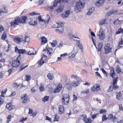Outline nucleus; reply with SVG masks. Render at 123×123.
Returning <instances> with one entry per match:
<instances>
[{"label": "nucleus", "mask_w": 123, "mask_h": 123, "mask_svg": "<svg viewBox=\"0 0 123 123\" xmlns=\"http://www.w3.org/2000/svg\"><path fill=\"white\" fill-rule=\"evenodd\" d=\"M88 0H80L76 3V5L74 7L75 11L77 12L78 11H80L81 9H82L84 6L85 2H87Z\"/></svg>", "instance_id": "f257e3e1"}, {"label": "nucleus", "mask_w": 123, "mask_h": 123, "mask_svg": "<svg viewBox=\"0 0 123 123\" xmlns=\"http://www.w3.org/2000/svg\"><path fill=\"white\" fill-rule=\"evenodd\" d=\"M21 55H20L17 58L15 61L12 62V66L13 67L17 68L20 65V61L21 60Z\"/></svg>", "instance_id": "f03ea898"}, {"label": "nucleus", "mask_w": 123, "mask_h": 123, "mask_svg": "<svg viewBox=\"0 0 123 123\" xmlns=\"http://www.w3.org/2000/svg\"><path fill=\"white\" fill-rule=\"evenodd\" d=\"M71 77L72 78L76 79L77 81L76 82H73L71 83L72 86L74 87H76L78 86L79 84V82L81 81V79L76 75H71Z\"/></svg>", "instance_id": "7ed1b4c3"}, {"label": "nucleus", "mask_w": 123, "mask_h": 123, "mask_svg": "<svg viewBox=\"0 0 123 123\" xmlns=\"http://www.w3.org/2000/svg\"><path fill=\"white\" fill-rule=\"evenodd\" d=\"M112 49V46L110 44L107 43L105 44L104 48L105 53L107 54L111 53Z\"/></svg>", "instance_id": "20e7f679"}, {"label": "nucleus", "mask_w": 123, "mask_h": 123, "mask_svg": "<svg viewBox=\"0 0 123 123\" xmlns=\"http://www.w3.org/2000/svg\"><path fill=\"white\" fill-rule=\"evenodd\" d=\"M70 97L67 94H64L63 95V98H62L63 104L65 105L68 104L69 99Z\"/></svg>", "instance_id": "39448f33"}, {"label": "nucleus", "mask_w": 123, "mask_h": 123, "mask_svg": "<svg viewBox=\"0 0 123 123\" xmlns=\"http://www.w3.org/2000/svg\"><path fill=\"white\" fill-rule=\"evenodd\" d=\"M19 22V17H16L15 18L14 20H12L10 22L11 25L12 27H15L18 25Z\"/></svg>", "instance_id": "423d86ee"}, {"label": "nucleus", "mask_w": 123, "mask_h": 123, "mask_svg": "<svg viewBox=\"0 0 123 123\" xmlns=\"http://www.w3.org/2000/svg\"><path fill=\"white\" fill-rule=\"evenodd\" d=\"M117 77H114L113 80L112 84V89L114 90H116L119 88V86L117 85V82L118 81Z\"/></svg>", "instance_id": "0eeeda50"}, {"label": "nucleus", "mask_w": 123, "mask_h": 123, "mask_svg": "<svg viewBox=\"0 0 123 123\" xmlns=\"http://www.w3.org/2000/svg\"><path fill=\"white\" fill-rule=\"evenodd\" d=\"M65 0H55L54 2V5L50 6V8L52 9L56 7L58 4H61L64 2H65Z\"/></svg>", "instance_id": "6e6552de"}, {"label": "nucleus", "mask_w": 123, "mask_h": 123, "mask_svg": "<svg viewBox=\"0 0 123 123\" xmlns=\"http://www.w3.org/2000/svg\"><path fill=\"white\" fill-rule=\"evenodd\" d=\"M98 36L99 37V38L100 40H103L104 39L105 35L102 29H101L100 30L98 34Z\"/></svg>", "instance_id": "1a4fd4ad"}, {"label": "nucleus", "mask_w": 123, "mask_h": 123, "mask_svg": "<svg viewBox=\"0 0 123 123\" xmlns=\"http://www.w3.org/2000/svg\"><path fill=\"white\" fill-rule=\"evenodd\" d=\"M70 11L67 10L65 11L61 15L62 17L64 19L66 18H68L70 14Z\"/></svg>", "instance_id": "9d476101"}, {"label": "nucleus", "mask_w": 123, "mask_h": 123, "mask_svg": "<svg viewBox=\"0 0 123 123\" xmlns=\"http://www.w3.org/2000/svg\"><path fill=\"white\" fill-rule=\"evenodd\" d=\"M27 95L26 94H23L21 95V98L22 103L25 104L27 103Z\"/></svg>", "instance_id": "9b49d317"}, {"label": "nucleus", "mask_w": 123, "mask_h": 123, "mask_svg": "<svg viewBox=\"0 0 123 123\" xmlns=\"http://www.w3.org/2000/svg\"><path fill=\"white\" fill-rule=\"evenodd\" d=\"M37 19L36 18L31 19L30 21L28 22V24L33 26H35L37 24Z\"/></svg>", "instance_id": "f8f14e48"}, {"label": "nucleus", "mask_w": 123, "mask_h": 123, "mask_svg": "<svg viewBox=\"0 0 123 123\" xmlns=\"http://www.w3.org/2000/svg\"><path fill=\"white\" fill-rule=\"evenodd\" d=\"M14 42L18 44H20L21 43H24V38H14Z\"/></svg>", "instance_id": "ddd939ff"}, {"label": "nucleus", "mask_w": 123, "mask_h": 123, "mask_svg": "<svg viewBox=\"0 0 123 123\" xmlns=\"http://www.w3.org/2000/svg\"><path fill=\"white\" fill-rule=\"evenodd\" d=\"M105 1V0H96V6H102Z\"/></svg>", "instance_id": "4468645a"}, {"label": "nucleus", "mask_w": 123, "mask_h": 123, "mask_svg": "<svg viewBox=\"0 0 123 123\" xmlns=\"http://www.w3.org/2000/svg\"><path fill=\"white\" fill-rule=\"evenodd\" d=\"M98 84H96L93 85V87H92V90L93 91L97 92L100 89V87Z\"/></svg>", "instance_id": "2eb2a0df"}, {"label": "nucleus", "mask_w": 123, "mask_h": 123, "mask_svg": "<svg viewBox=\"0 0 123 123\" xmlns=\"http://www.w3.org/2000/svg\"><path fill=\"white\" fill-rule=\"evenodd\" d=\"M27 18L25 16H22L20 18H19V23H25L26 22V20Z\"/></svg>", "instance_id": "dca6fc26"}, {"label": "nucleus", "mask_w": 123, "mask_h": 123, "mask_svg": "<svg viewBox=\"0 0 123 123\" xmlns=\"http://www.w3.org/2000/svg\"><path fill=\"white\" fill-rule=\"evenodd\" d=\"M62 85L61 84H59L56 87L54 91V93H56L59 92L61 89Z\"/></svg>", "instance_id": "f3484780"}, {"label": "nucleus", "mask_w": 123, "mask_h": 123, "mask_svg": "<svg viewBox=\"0 0 123 123\" xmlns=\"http://www.w3.org/2000/svg\"><path fill=\"white\" fill-rule=\"evenodd\" d=\"M95 10L94 7H90L87 12V14L88 15H91Z\"/></svg>", "instance_id": "a211bd4d"}, {"label": "nucleus", "mask_w": 123, "mask_h": 123, "mask_svg": "<svg viewBox=\"0 0 123 123\" xmlns=\"http://www.w3.org/2000/svg\"><path fill=\"white\" fill-rule=\"evenodd\" d=\"M63 7H64L63 6L60 5L59 6L57 9H56V12L58 13L62 12L63 9Z\"/></svg>", "instance_id": "6ab92c4d"}, {"label": "nucleus", "mask_w": 123, "mask_h": 123, "mask_svg": "<svg viewBox=\"0 0 123 123\" xmlns=\"http://www.w3.org/2000/svg\"><path fill=\"white\" fill-rule=\"evenodd\" d=\"M42 40V42L41 43V44L43 45L46 43L47 42V38L43 36L41 38Z\"/></svg>", "instance_id": "aec40b11"}, {"label": "nucleus", "mask_w": 123, "mask_h": 123, "mask_svg": "<svg viewBox=\"0 0 123 123\" xmlns=\"http://www.w3.org/2000/svg\"><path fill=\"white\" fill-rule=\"evenodd\" d=\"M47 47H46V48L44 49L43 51H47L49 53V55H50L53 51L52 48H48L47 49Z\"/></svg>", "instance_id": "412c9836"}, {"label": "nucleus", "mask_w": 123, "mask_h": 123, "mask_svg": "<svg viewBox=\"0 0 123 123\" xmlns=\"http://www.w3.org/2000/svg\"><path fill=\"white\" fill-rule=\"evenodd\" d=\"M35 51L34 49L32 47H31V50L27 54L29 55H34L35 54L34 53V52H35Z\"/></svg>", "instance_id": "4be33fe9"}, {"label": "nucleus", "mask_w": 123, "mask_h": 123, "mask_svg": "<svg viewBox=\"0 0 123 123\" xmlns=\"http://www.w3.org/2000/svg\"><path fill=\"white\" fill-rule=\"evenodd\" d=\"M43 57H42L41 59L38 62V66L39 67H40L43 64V63H45L44 62L45 61H43Z\"/></svg>", "instance_id": "5701e85b"}, {"label": "nucleus", "mask_w": 123, "mask_h": 123, "mask_svg": "<svg viewBox=\"0 0 123 123\" xmlns=\"http://www.w3.org/2000/svg\"><path fill=\"white\" fill-rule=\"evenodd\" d=\"M116 71L118 74H120L122 71L121 68L117 65L116 66Z\"/></svg>", "instance_id": "b1692460"}, {"label": "nucleus", "mask_w": 123, "mask_h": 123, "mask_svg": "<svg viewBox=\"0 0 123 123\" xmlns=\"http://www.w3.org/2000/svg\"><path fill=\"white\" fill-rule=\"evenodd\" d=\"M123 21L122 20H119L118 19H117L114 21V24L116 25H119Z\"/></svg>", "instance_id": "393cba45"}, {"label": "nucleus", "mask_w": 123, "mask_h": 123, "mask_svg": "<svg viewBox=\"0 0 123 123\" xmlns=\"http://www.w3.org/2000/svg\"><path fill=\"white\" fill-rule=\"evenodd\" d=\"M110 75L113 78L115 75V72L113 68H112L111 70Z\"/></svg>", "instance_id": "a878e982"}, {"label": "nucleus", "mask_w": 123, "mask_h": 123, "mask_svg": "<svg viewBox=\"0 0 123 123\" xmlns=\"http://www.w3.org/2000/svg\"><path fill=\"white\" fill-rule=\"evenodd\" d=\"M59 113L61 114L64 111V108L63 105H60L59 107Z\"/></svg>", "instance_id": "bb28decb"}, {"label": "nucleus", "mask_w": 123, "mask_h": 123, "mask_svg": "<svg viewBox=\"0 0 123 123\" xmlns=\"http://www.w3.org/2000/svg\"><path fill=\"white\" fill-rule=\"evenodd\" d=\"M65 88L69 90H71L72 88V87L69 84H67L65 86Z\"/></svg>", "instance_id": "cd10ccee"}, {"label": "nucleus", "mask_w": 123, "mask_h": 123, "mask_svg": "<svg viewBox=\"0 0 123 123\" xmlns=\"http://www.w3.org/2000/svg\"><path fill=\"white\" fill-rule=\"evenodd\" d=\"M117 12V10H113L111 11L108 12L107 13V15L108 16H110L112 14H116Z\"/></svg>", "instance_id": "c85d7f7f"}, {"label": "nucleus", "mask_w": 123, "mask_h": 123, "mask_svg": "<svg viewBox=\"0 0 123 123\" xmlns=\"http://www.w3.org/2000/svg\"><path fill=\"white\" fill-rule=\"evenodd\" d=\"M31 77L30 75H26L25 77V80L27 81H29L31 80Z\"/></svg>", "instance_id": "c756f323"}, {"label": "nucleus", "mask_w": 123, "mask_h": 123, "mask_svg": "<svg viewBox=\"0 0 123 123\" xmlns=\"http://www.w3.org/2000/svg\"><path fill=\"white\" fill-rule=\"evenodd\" d=\"M122 94L120 92H119L116 95V98L119 100H120L122 97Z\"/></svg>", "instance_id": "7c9ffc66"}, {"label": "nucleus", "mask_w": 123, "mask_h": 123, "mask_svg": "<svg viewBox=\"0 0 123 123\" xmlns=\"http://www.w3.org/2000/svg\"><path fill=\"white\" fill-rule=\"evenodd\" d=\"M6 12V10L5 8H3L0 9V15H1L3 13H5Z\"/></svg>", "instance_id": "2f4dec72"}, {"label": "nucleus", "mask_w": 123, "mask_h": 123, "mask_svg": "<svg viewBox=\"0 0 123 123\" xmlns=\"http://www.w3.org/2000/svg\"><path fill=\"white\" fill-rule=\"evenodd\" d=\"M20 84L19 83H14L12 84L13 86L15 88H17L20 85Z\"/></svg>", "instance_id": "473e14b6"}, {"label": "nucleus", "mask_w": 123, "mask_h": 123, "mask_svg": "<svg viewBox=\"0 0 123 123\" xmlns=\"http://www.w3.org/2000/svg\"><path fill=\"white\" fill-rule=\"evenodd\" d=\"M57 41L55 40L53 41L51 43L52 47H55L57 45Z\"/></svg>", "instance_id": "72a5a7b5"}, {"label": "nucleus", "mask_w": 123, "mask_h": 123, "mask_svg": "<svg viewBox=\"0 0 123 123\" xmlns=\"http://www.w3.org/2000/svg\"><path fill=\"white\" fill-rule=\"evenodd\" d=\"M6 34V32H4L3 33L2 35V39L6 40L5 39L7 37V36Z\"/></svg>", "instance_id": "f704fd0d"}, {"label": "nucleus", "mask_w": 123, "mask_h": 123, "mask_svg": "<svg viewBox=\"0 0 123 123\" xmlns=\"http://www.w3.org/2000/svg\"><path fill=\"white\" fill-rule=\"evenodd\" d=\"M30 39L29 37H26L25 36L24 37V42H29L30 41Z\"/></svg>", "instance_id": "c9c22d12"}, {"label": "nucleus", "mask_w": 123, "mask_h": 123, "mask_svg": "<svg viewBox=\"0 0 123 123\" xmlns=\"http://www.w3.org/2000/svg\"><path fill=\"white\" fill-rule=\"evenodd\" d=\"M26 52V51H25V49H19V52L18 53L19 54H23L24 53H27Z\"/></svg>", "instance_id": "e433bc0d"}, {"label": "nucleus", "mask_w": 123, "mask_h": 123, "mask_svg": "<svg viewBox=\"0 0 123 123\" xmlns=\"http://www.w3.org/2000/svg\"><path fill=\"white\" fill-rule=\"evenodd\" d=\"M39 89L40 91L41 92L44 91V87L43 84H40V86H39Z\"/></svg>", "instance_id": "4c0bfd02"}, {"label": "nucleus", "mask_w": 123, "mask_h": 123, "mask_svg": "<svg viewBox=\"0 0 123 123\" xmlns=\"http://www.w3.org/2000/svg\"><path fill=\"white\" fill-rule=\"evenodd\" d=\"M47 76L48 78L50 80H52L53 78L52 74L50 73L48 74Z\"/></svg>", "instance_id": "58836bf2"}, {"label": "nucleus", "mask_w": 123, "mask_h": 123, "mask_svg": "<svg viewBox=\"0 0 123 123\" xmlns=\"http://www.w3.org/2000/svg\"><path fill=\"white\" fill-rule=\"evenodd\" d=\"M84 121L86 123H91L92 122V120L90 118L87 119H85Z\"/></svg>", "instance_id": "ea45409f"}, {"label": "nucleus", "mask_w": 123, "mask_h": 123, "mask_svg": "<svg viewBox=\"0 0 123 123\" xmlns=\"http://www.w3.org/2000/svg\"><path fill=\"white\" fill-rule=\"evenodd\" d=\"M49 98V96H46L44 98H43L42 100L44 102H45L48 100Z\"/></svg>", "instance_id": "a19ab883"}, {"label": "nucleus", "mask_w": 123, "mask_h": 123, "mask_svg": "<svg viewBox=\"0 0 123 123\" xmlns=\"http://www.w3.org/2000/svg\"><path fill=\"white\" fill-rule=\"evenodd\" d=\"M77 45L78 46L80 47V49H82V50L83 46L82 45L80 44V42L79 41H78V42L77 43Z\"/></svg>", "instance_id": "79ce46f5"}, {"label": "nucleus", "mask_w": 123, "mask_h": 123, "mask_svg": "<svg viewBox=\"0 0 123 123\" xmlns=\"http://www.w3.org/2000/svg\"><path fill=\"white\" fill-rule=\"evenodd\" d=\"M102 121H104L107 120L108 118L106 117V115H103L102 116Z\"/></svg>", "instance_id": "37998d69"}, {"label": "nucleus", "mask_w": 123, "mask_h": 123, "mask_svg": "<svg viewBox=\"0 0 123 123\" xmlns=\"http://www.w3.org/2000/svg\"><path fill=\"white\" fill-rule=\"evenodd\" d=\"M106 110L104 109H101L99 111V113L100 114L106 113Z\"/></svg>", "instance_id": "c03bdc74"}, {"label": "nucleus", "mask_w": 123, "mask_h": 123, "mask_svg": "<svg viewBox=\"0 0 123 123\" xmlns=\"http://www.w3.org/2000/svg\"><path fill=\"white\" fill-rule=\"evenodd\" d=\"M106 23V20H102L100 21V24L101 25Z\"/></svg>", "instance_id": "a18cd8bd"}, {"label": "nucleus", "mask_w": 123, "mask_h": 123, "mask_svg": "<svg viewBox=\"0 0 123 123\" xmlns=\"http://www.w3.org/2000/svg\"><path fill=\"white\" fill-rule=\"evenodd\" d=\"M24 64H22L20 67V70L22 71L23 69H24L26 67L28 66V65L26 66L25 67H23L24 66Z\"/></svg>", "instance_id": "49530a36"}, {"label": "nucleus", "mask_w": 123, "mask_h": 123, "mask_svg": "<svg viewBox=\"0 0 123 123\" xmlns=\"http://www.w3.org/2000/svg\"><path fill=\"white\" fill-rule=\"evenodd\" d=\"M123 32V29L121 28H119L116 32L117 34H118Z\"/></svg>", "instance_id": "de8ad7c7"}, {"label": "nucleus", "mask_w": 123, "mask_h": 123, "mask_svg": "<svg viewBox=\"0 0 123 123\" xmlns=\"http://www.w3.org/2000/svg\"><path fill=\"white\" fill-rule=\"evenodd\" d=\"M37 14L39 15V14H37V12L36 13L35 12H32L30 13L29 14V15H30L31 16H33L34 15H37Z\"/></svg>", "instance_id": "09e8293b"}, {"label": "nucleus", "mask_w": 123, "mask_h": 123, "mask_svg": "<svg viewBox=\"0 0 123 123\" xmlns=\"http://www.w3.org/2000/svg\"><path fill=\"white\" fill-rule=\"evenodd\" d=\"M37 19L39 20V21L41 22H45V20L44 19H42L41 18V16H39L37 18Z\"/></svg>", "instance_id": "8fccbe9b"}, {"label": "nucleus", "mask_w": 123, "mask_h": 123, "mask_svg": "<svg viewBox=\"0 0 123 123\" xmlns=\"http://www.w3.org/2000/svg\"><path fill=\"white\" fill-rule=\"evenodd\" d=\"M103 73L104 74H105L106 76H107L108 74V73L106 72L104 69L102 68L101 69Z\"/></svg>", "instance_id": "3c124183"}, {"label": "nucleus", "mask_w": 123, "mask_h": 123, "mask_svg": "<svg viewBox=\"0 0 123 123\" xmlns=\"http://www.w3.org/2000/svg\"><path fill=\"white\" fill-rule=\"evenodd\" d=\"M12 105L11 103L7 104L6 106V107L8 108L9 110H11V105Z\"/></svg>", "instance_id": "603ef678"}, {"label": "nucleus", "mask_w": 123, "mask_h": 123, "mask_svg": "<svg viewBox=\"0 0 123 123\" xmlns=\"http://www.w3.org/2000/svg\"><path fill=\"white\" fill-rule=\"evenodd\" d=\"M98 113H97L96 114H94L92 116V119H95L96 117L97 116L98 114Z\"/></svg>", "instance_id": "864d4df0"}, {"label": "nucleus", "mask_w": 123, "mask_h": 123, "mask_svg": "<svg viewBox=\"0 0 123 123\" xmlns=\"http://www.w3.org/2000/svg\"><path fill=\"white\" fill-rule=\"evenodd\" d=\"M75 56V54H74V53H73L71 55L69 56V58L70 59H72L74 58Z\"/></svg>", "instance_id": "5fc2aeb1"}, {"label": "nucleus", "mask_w": 123, "mask_h": 123, "mask_svg": "<svg viewBox=\"0 0 123 123\" xmlns=\"http://www.w3.org/2000/svg\"><path fill=\"white\" fill-rule=\"evenodd\" d=\"M59 118V117L57 116V115H55V118H54V122H55V121H58V119Z\"/></svg>", "instance_id": "6e6d98bb"}, {"label": "nucleus", "mask_w": 123, "mask_h": 123, "mask_svg": "<svg viewBox=\"0 0 123 123\" xmlns=\"http://www.w3.org/2000/svg\"><path fill=\"white\" fill-rule=\"evenodd\" d=\"M12 118L11 116V115H10L8 116L7 117V122L8 123L9 121H10V119Z\"/></svg>", "instance_id": "4d7b16f0"}, {"label": "nucleus", "mask_w": 123, "mask_h": 123, "mask_svg": "<svg viewBox=\"0 0 123 123\" xmlns=\"http://www.w3.org/2000/svg\"><path fill=\"white\" fill-rule=\"evenodd\" d=\"M119 109L121 111H123V107L122 104L119 105Z\"/></svg>", "instance_id": "13d9d810"}, {"label": "nucleus", "mask_w": 123, "mask_h": 123, "mask_svg": "<svg viewBox=\"0 0 123 123\" xmlns=\"http://www.w3.org/2000/svg\"><path fill=\"white\" fill-rule=\"evenodd\" d=\"M89 92V90H87L86 91H84L81 92L83 94L86 93L87 94Z\"/></svg>", "instance_id": "bf43d9fd"}, {"label": "nucleus", "mask_w": 123, "mask_h": 123, "mask_svg": "<svg viewBox=\"0 0 123 123\" xmlns=\"http://www.w3.org/2000/svg\"><path fill=\"white\" fill-rule=\"evenodd\" d=\"M19 49L17 47H16L15 48V52L16 53H18L19 52Z\"/></svg>", "instance_id": "052dcab7"}, {"label": "nucleus", "mask_w": 123, "mask_h": 123, "mask_svg": "<svg viewBox=\"0 0 123 123\" xmlns=\"http://www.w3.org/2000/svg\"><path fill=\"white\" fill-rule=\"evenodd\" d=\"M43 0H39L38 2V4L39 5H41L43 2Z\"/></svg>", "instance_id": "680f3d73"}, {"label": "nucleus", "mask_w": 123, "mask_h": 123, "mask_svg": "<svg viewBox=\"0 0 123 123\" xmlns=\"http://www.w3.org/2000/svg\"><path fill=\"white\" fill-rule=\"evenodd\" d=\"M27 119V117H25V118H23L22 119H20V122H23L24 121L26 120Z\"/></svg>", "instance_id": "e2e57ef3"}, {"label": "nucleus", "mask_w": 123, "mask_h": 123, "mask_svg": "<svg viewBox=\"0 0 123 123\" xmlns=\"http://www.w3.org/2000/svg\"><path fill=\"white\" fill-rule=\"evenodd\" d=\"M96 75L99 78L101 77V76L100 74L98 72H95Z\"/></svg>", "instance_id": "0e129e2a"}, {"label": "nucleus", "mask_w": 123, "mask_h": 123, "mask_svg": "<svg viewBox=\"0 0 123 123\" xmlns=\"http://www.w3.org/2000/svg\"><path fill=\"white\" fill-rule=\"evenodd\" d=\"M57 24L59 26L58 28L61 27L63 25L62 23L61 22L57 23Z\"/></svg>", "instance_id": "69168bd1"}, {"label": "nucleus", "mask_w": 123, "mask_h": 123, "mask_svg": "<svg viewBox=\"0 0 123 123\" xmlns=\"http://www.w3.org/2000/svg\"><path fill=\"white\" fill-rule=\"evenodd\" d=\"M3 102L4 101L1 98H0V106L3 104Z\"/></svg>", "instance_id": "338daca9"}, {"label": "nucleus", "mask_w": 123, "mask_h": 123, "mask_svg": "<svg viewBox=\"0 0 123 123\" xmlns=\"http://www.w3.org/2000/svg\"><path fill=\"white\" fill-rule=\"evenodd\" d=\"M123 44V40L122 39V38L121 40V41L119 44H118V45L120 46V45H122Z\"/></svg>", "instance_id": "774afa93"}]
</instances>
